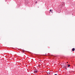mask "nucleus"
<instances>
[{
    "label": "nucleus",
    "instance_id": "obj_13",
    "mask_svg": "<svg viewBox=\"0 0 75 75\" xmlns=\"http://www.w3.org/2000/svg\"><path fill=\"white\" fill-rule=\"evenodd\" d=\"M36 3H37V2H36Z\"/></svg>",
    "mask_w": 75,
    "mask_h": 75
},
{
    "label": "nucleus",
    "instance_id": "obj_7",
    "mask_svg": "<svg viewBox=\"0 0 75 75\" xmlns=\"http://www.w3.org/2000/svg\"><path fill=\"white\" fill-rule=\"evenodd\" d=\"M47 74H50V72H49L48 73V72H47Z\"/></svg>",
    "mask_w": 75,
    "mask_h": 75
},
{
    "label": "nucleus",
    "instance_id": "obj_1",
    "mask_svg": "<svg viewBox=\"0 0 75 75\" xmlns=\"http://www.w3.org/2000/svg\"><path fill=\"white\" fill-rule=\"evenodd\" d=\"M35 73H37L38 72V70L37 69L35 70Z\"/></svg>",
    "mask_w": 75,
    "mask_h": 75
},
{
    "label": "nucleus",
    "instance_id": "obj_10",
    "mask_svg": "<svg viewBox=\"0 0 75 75\" xmlns=\"http://www.w3.org/2000/svg\"><path fill=\"white\" fill-rule=\"evenodd\" d=\"M23 52H24V51H23Z\"/></svg>",
    "mask_w": 75,
    "mask_h": 75
},
{
    "label": "nucleus",
    "instance_id": "obj_2",
    "mask_svg": "<svg viewBox=\"0 0 75 75\" xmlns=\"http://www.w3.org/2000/svg\"><path fill=\"white\" fill-rule=\"evenodd\" d=\"M62 4H63V6H64V5L65 4V2H62Z\"/></svg>",
    "mask_w": 75,
    "mask_h": 75
},
{
    "label": "nucleus",
    "instance_id": "obj_12",
    "mask_svg": "<svg viewBox=\"0 0 75 75\" xmlns=\"http://www.w3.org/2000/svg\"><path fill=\"white\" fill-rule=\"evenodd\" d=\"M67 63H68V62H67Z\"/></svg>",
    "mask_w": 75,
    "mask_h": 75
},
{
    "label": "nucleus",
    "instance_id": "obj_4",
    "mask_svg": "<svg viewBox=\"0 0 75 75\" xmlns=\"http://www.w3.org/2000/svg\"><path fill=\"white\" fill-rule=\"evenodd\" d=\"M64 68L66 67H67V65H65L64 66H63Z\"/></svg>",
    "mask_w": 75,
    "mask_h": 75
},
{
    "label": "nucleus",
    "instance_id": "obj_9",
    "mask_svg": "<svg viewBox=\"0 0 75 75\" xmlns=\"http://www.w3.org/2000/svg\"><path fill=\"white\" fill-rule=\"evenodd\" d=\"M54 75H57V74H55Z\"/></svg>",
    "mask_w": 75,
    "mask_h": 75
},
{
    "label": "nucleus",
    "instance_id": "obj_3",
    "mask_svg": "<svg viewBox=\"0 0 75 75\" xmlns=\"http://www.w3.org/2000/svg\"><path fill=\"white\" fill-rule=\"evenodd\" d=\"M72 51H75V48H73L72 49Z\"/></svg>",
    "mask_w": 75,
    "mask_h": 75
},
{
    "label": "nucleus",
    "instance_id": "obj_6",
    "mask_svg": "<svg viewBox=\"0 0 75 75\" xmlns=\"http://www.w3.org/2000/svg\"><path fill=\"white\" fill-rule=\"evenodd\" d=\"M65 70H67V68L66 67H64Z\"/></svg>",
    "mask_w": 75,
    "mask_h": 75
},
{
    "label": "nucleus",
    "instance_id": "obj_5",
    "mask_svg": "<svg viewBox=\"0 0 75 75\" xmlns=\"http://www.w3.org/2000/svg\"><path fill=\"white\" fill-rule=\"evenodd\" d=\"M68 68H69V67H70V65H69V64H68Z\"/></svg>",
    "mask_w": 75,
    "mask_h": 75
},
{
    "label": "nucleus",
    "instance_id": "obj_11",
    "mask_svg": "<svg viewBox=\"0 0 75 75\" xmlns=\"http://www.w3.org/2000/svg\"><path fill=\"white\" fill-rule=\"evenodd\" d=\"M72 15L73 16V15H74V14H72Z\"/></svg>",
    "mask_w": 75,
    "mask_h": 75
},
{
    "label": "nucleus",
    "instance_id": "obj_8",
    "mask_svg": "<svg viewBox=\"0 0 75 75\" xmlns=\"http://www.w3.org/2000/svg\"><path fill=\"white\" fill-rule=\"evenodd\" d=\"M52 11V10H51V9L50 10V11Z\"/></svg>",
    "mask_w": 75,
    "mask_h": 75
},
{
    "label": "nucleus",
    "instance_id": "obj_14",
    "mask_svg": "<svg viewBox=\"0 0 75 75\" xmlns=\"http://www.w3.org/2000/svg\"><path fill=\"white\" fill-rule=\"evenodd\" d=\"M38 8H39V7H38Z\"/></svg>",
    "mask_w": 75,
    "mask_h": 75
}]
</instances>
